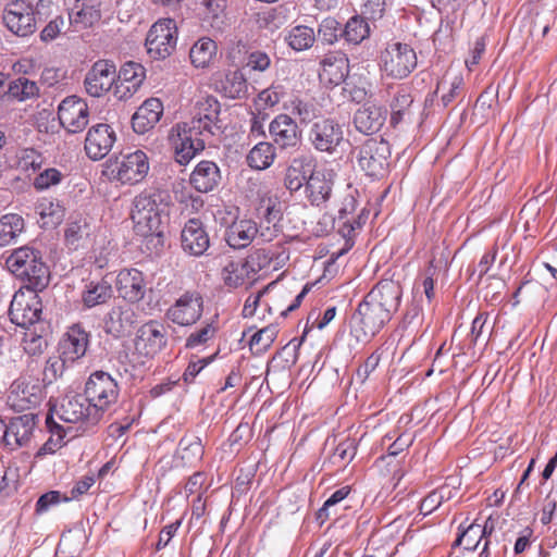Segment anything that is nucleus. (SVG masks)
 Returning <instances> with one entry per match:
<instances>
[{
    "label": "nucleus",
    "instance_id": "obj_57",
    "mask_svg": "<svg viewBox=\"0 0 557 557\" xmlns=\"http://www.w3.org/2000/svg\"><path fill=\"white\" fill-rule=\"evenodd\" d=\"M343 29L339 27V23L332 17L324 18L318 29V38L329 45L334 44Z\"/></svg>",
    "mask_w": 557,
    "mask_h": 557
},
{
    "label": "nucleus",
    "instance_id": "obj_41",
    "mask_svg": "<svg viewBox=\"0 0 557 557\" xmlns=\"http://www.w3.org/2000/svg\"><path fill=\"white\" fill-rule=\"evenodd\" d=\"M223 281L228 287H238L245 284L247 280L253 278V272H250V267L247 265V260L244 261H230L224 265Z\"/></svg>",
    "mask_w": 557,
    "mask_h": 557
},
{
    "label": "nucleus",
    "instance_id": "obj_56",
    "mask_svg": "<svg viewBox=\"0 0 557 557\" xmlns=\"http://www.w3.org/2000/svg\"><path fill=\"white\" fill-rule=\"evenodd\" d=\"M48 346L47 339L35 331H27L23 337V349L29 356L41 355Z\"/></svg>",
    "mask_w": 557,
    "mask_h": 557
},
{
    "label": "nucleus",
    "instance_id": "obj_61",
    "mask_svg": "<svg viewBox=\"0 0 557 557\" xmlns=\"http://www.w3.org/2000/svg\"><path fill=\"white\" fill-rule=\"evenodd\" d=\"M66 362L67 361L63 359L62 354H60L59 357H49L46 360V366L44 369V380H47L48 382L57 380V377L63 373L64 366Z\"/></svg>",
    "mask_w": 557,
    "mask_h": 557
},
{
    "label": "nucleus",
    "instance_id": "obj_20",
    "mask_svg": "<svg viewBox=\"0 0 557 557\" xmlns=\"http://www.w3.org/2000/svg\"><path fill=\"white\" fill-rule=\"evenodd\" d=\"M115 78V64L108 60H99L94 63L85 76V89L91 97H101L112 89Z\"/></svg>",
    "mask_w": 557,
    "mask_h": 557
},
{
    "label": "nucleus",
    "instance_id": "obj_60",
    "mask_svg": "<svg viewBox=\"0 0 557 557\" xmlns=\"http://www.w3.org/2000/svg\"><path fill=\"white\" fill-rule=\"evenodd\" d=\"M62 174L59 170L51 168L39 173L34 180V187L38 190L48 189L61 182Z\"/></svg>",
    "mask_w": 557,
    "mask_h": 557
},
{
    "label": "nucleus",
    "instance_id": "obj_48",
    "mask_svg": "<svg viewBox=\"0 0 557 557\" xmlns=\"http://www.w3.org/2000/svg\"><path fill=\"white\" fill-rule=\"evenodd\" d=\"M38 94L39 88L37 84L25 77H18L17 79L10 82L4 92L9 98L18 101L35 98Z\"/></svg>",
    "mask_w": 557,
    "mask_h": 557
},
{
    "label": "nucleus",
    "instance_id": "obj_33",
    "mask_svg": "<svg viewBox=\"0 0 557 557\" xmlns=\"http://www.w3.org/2000/svg\"><path fill=\"white\" fill-rule=\"evenodd\" d=\"M349 72L348 59L345 55H329L322 62L320 77L332 85H339Z\"/></svg>",
    "mask_w": 557,
    "mask_h": 557
},
{
    "label": "nucleus",
    "instance_id": "obj_64",
    "mask_svg": "<svg viewBox=\"0 0 557 557\" xmlns=\"http://www.w3.org/2000/svg\"><path fill=\"white\" fill-rule=\"evenodd\" d=\"M445 492L446 488L442 487L440 490L431 492L421 503V510L425 511V513H431L436 508H438L442 503L445 500Z\"/></svg>",
    "mask_w": 557,
    "mask_h": 557
},
{
    "label": "nucleus",
    "instance_id": "obj_17",
    "mask_svg": "<svg viewBox=\"0 0 557 557\" xmlns=\"http://www.w3.org/2000/svg\"><path fill=\"white\" fill-rule=\"evenodd\" d=\"M166 344L165 326L157 320H150L137 330L135 349L139 355L153 358Z\"/></svg>",
    "mask_w": 557,
    "mask_h": 557
},
{
    "label": "nucleus",
    "instance_id": "obj_36",
    "mask_svg": "<svg viewBox=\"0 0 557 557\" xmlns=\"http://www.w3.org/2000/svg\"><path fill=\"white\" fill-rule=\"evenodd\" d=\"M219 90L230 99H242L248 94V84L240 71L228 72L220 81Z\"/></svg>",
    "mask_w": 557,
    "mask_h": 557
},
{
    "label": "nucleus",
    "instance_id": "obj_44",
    "mask_svg": "<svg viewBox=\"0 0 557 557\" xmlns=\"http://www.w3.org/2000/svg\"><path fill=\"white\" fill-rule=\"evenodd\" d=\"M300 124H309L320 116L321 110L314 99L295 98L288 107Z\"/></svg>",
    "mask_w": 557,
    "mask_h": 557
},
{
    "label": "nucleus",
    "instance_id": "obj_6",
    "mask_svg": "<svg viewBox=\"0 0 557 557\" xmlns=\"http://www.w3.org/2000/svg\"><path fill=\"white\" fill-rule=\"evenodd\" d=\"M107 174L110 178L122 184L134 185L140 183L149 172L147 154L141 150L121 154L114 160L107 161Z\"/></svg>",
    "mask_w": 557,
    "mask_h": 557
},
{
    "label": "nucleus",
    "instance_id": "obj_62",
    "mask_svg": "<svg viewBox=\"0 0 557 557\" xmlns=\"http://www.w3.org/2000/svg\"><path fill=\"white\" fill-rule=\"evenodd\" d=\"M64 26L65 21L63 16H55L44 27V29L40 33V39L44 42H50L54 40L61 34Z\"/></svg>",
    "mask_w": 557,
    "mask_h": 557
},
{
    "label": "nucleus",
    "instance_id": "obj_52",
    "mask_svg": "<svg viewBox=\"0 0 557 557\" xmlns=\"http://www.w3.org/2000/svg\"><path fill=\"white\" fill-rule=\"evenodd\" d=\"M277 334L278 330L274 324H270L259 330L251 336L249 341L250 349L255 355L264 354L271 347Z\"/></svg>",
    "mask_w": 557,
    "mask_h": 557
},
{
    "label": "nucleus",
    "instance_id": "obj_13",
    "mask_svg": "<svg viewBox=\"0 0 557 557\" xmlns=\"http://www.w3.org/2000/svg\"><path fill=\"white\" fill-rule=\"evenodd\" d=\"M336 173L332 169H313L307 178L305 197L311 206L322 208L333 196Z\"/></svg>",
    "mask_w": 557,
    "mask_h": 557
},
{
    "label": "nucleus",
    "instance_id": "obj_32",
    "mask_svg": "<svg viewBox=\"0 0 557 557\" xmlns=\"http://www.w3.org/2000/svg\"><path fill=\"white\" fill-rule=\"evenodd\" d=\"M113 296V288L111 281L102 277L98 281H90L86 284L82 294V301L86 308H94L96 306L108 302Z\"/></svg>",
    "mask_w": 557,
    "mask_h": 557
},
{
    "label": "nucleus",
    "instance_id": "obj_14",
    "mask_svg": "<svg viewBox=\"0 0 557 557\" xmlns=\"http://www.w3.org/2000/svg\"><path fill=\"white\" fill-rule=\"evenodd\" d=\"M308 139L315 150L333 153L344 141V131L335 120L325 117L312 124Z\"/></svg>",
    "mask_w": 557,
    "mask_h": 557
},
{
    "label": "nucleus",
    "instance_id": "obj_28",
    "mask_svg": "<svg viewBox=\"0 0 557 557\" xmlns=\"http://www.w3.org/2000/svg\"><path fill=\"white\" fill-rule=\"evenodd\" d=\"M413 95L411 86L399 85L389 101L391 124L396 127L404 122H410L412 117Z\"/></svg>",
    "mask_w": 557,
    "mask_h": 557
},
{
    "label": "nucleus",
    "instance_id": "obj_7",
    "mask_svg": "<svg viewBox=\"0 0 557 557\" xmlns=\"http://www.w3.org/2000/svg\"><path fill=\"white\" fill-rule=\"evenodd\" d=\"M392 314L381 309L376 302L364 297L352 315L354 332L359 342H369L387 322Z\"/></svg>",
    "mask_w": 557,
    "mask_h": 557
},
{
    "label": "nucleus",
    "instance_id": "obj_50",
    "mask_svg": "<svg viewBox=\"0 0 557 557\" xmlns=\"http://www.w3.org/2000/svg\"><path fill=\"white\" fill-rule=\"evenodd\" d=\"M285 39L292 49L302 51L313 45L315 36L311 27L298 25L289 30Z\"/></svg>",
    "mask_w": 557,
    "mask_h": 557
},
{
    "label": "nucleus",
    "instance_id": "obj_30",
    "mask_svg": "<svg viewBox=\"0 0 557 557\" xmlns=\"http://www.w3.org/2000/svg\"><path fill=\"white\" fill-rule=\"evenodd\" d=\"M259 228L252 220H238L233 222L225 232V240L235 249L246 248L256 239Z\"/></svg>",
    "mask_w": 557,
    "mask_h": 557
},
{
    "label": "nucleus",
    "instance_id": "obj_27",
    "mask_svg": "<svg viewBox=\"0 0 557 557\" xmlns=\"http://www.w3.org/2000/svg\"><path fill=\"white\" fill-rule=\"evenodd\" d=\"M386 121V110L376 103L366 102L354 115L356 128L363 134L379 132Z\"/></svg>",
    "mask_w": 557,
    "mask_h": 557
},
{
    "label": "nucleus",
    "instance_id": "obj_43",
    "mask_svg": "<svg viewBox=\"0 0 557 557\" xmlns=\"http://www.w3.org/2000/svg\"><path fill=\"white\" fill-rule=\"evenodd\" d=\"M215 52V42L210 38L203 37L190 48L189 58L196 67H205L211 62Z\"/></svg>",
    "mask_w": 557,
    "mask_h": 557
},
{
    "label": "nucleus",
    "instance_id": "obj_49",
    "mask_svg": "<svg viewBox=\"0 0 557 557\" xmlns=\"http://www.w3.org/2000/svg\"><path fill=\"white\" fill-rule=\"evenodd\" d=\"M70 20L72 24H74L77 28H88L92 27L101 20V11L99 9V5L95 4H85L83 3L82 7L72 12L70 14Z\"/></svg>",
    "mask_w": 557,
    "mask_h": 557
},
{
    "label": "nucleus",
    "instance_id": "obj_22",
    "mask_svg": "<svg viewBox=\"0 0 557 557\" xmlns=\"http://www.w3.org/2000/svg\"><path fill=\"white\" fill-rule=\"evenodd\" d=\"M137 323V314L128 305L113 306L103 318V330L115 338L126 336Z\"/></svg>",
    "mask_w": 557,
    "mask_h": 557
},
{
    "label": "nucleus",
    "instance_id": "obj_35",
    "mask_svg": "<svg viewBox=\"0 0 557 557\" xmlns=\"http://www.w3.org/2000/svg\"><path fill=\"white\" fill-rule=\"evenodd\" d=\"M177 456L183 466H196L203 457L201 440L194 435L183 436L178 443Z\"/></svg>",
    "mask_w": 557,
    "mask_h": 557
},
{
    "label": "nucleus",
    "instance_id": "obj_31",
    "mask_svg": "<svg viewBox=\"0 0 557 557\" xmlns=\"http://www.w3.org/2000/svg\"><path fill=\"white\" fill-rule=\"evenodd\" d=\"M219 166L212 161L199 162L190 175V184L200 193L213 190L220 183Z\"/></svg>",
    "mask_w": 557,
    "mask_h": 557
},
{
    "label": "nucleus",
    "instance_id": "obj_46",
    "mask_svg": "<svg viewBox=\"0 0 557 557\" xmlns=\"http://www.w3.org/2000/svg\"><path fill=\"white\" fill-rule=\"evenodd\" d=\"M341 36L349 44L359 45L370 36V26L363 17L355 15L347 21Z\"/></svg>",
    "mask_w": 557,
    "mask_h": 557
},
{
    "label": "nucleus",
    "instance_id": "obj_25",
    "mask_svg": "<svg viewBox=\"0 0 557 557\" xmlns=\"http://www.w3.org/2000/svg\"><path fill=\"white\" fill-rule=\"evenodd\" d=\"M37 416L28 412L10 419L7 426V447L15 450L30 441Z\"/></svg>",
    "mask_w": 557,
    "mask_h": 557
},
{
    "label": "nucleus",
    "instance_id": "obj_42",
    "mask_svg": "<svg viewBox=\"0 0 557 557\" xmlns=\"http://www.w3.org/2000/svg\"><path fill=\"white\" fill-rule=\"evenodd\" d=\"M305 158H294L284 175V186L289 193L299 191L307 184L308 175L304 171Z\"/></svg>",
    "mask_w": 557,
    "mask_h": 557
},
{
    "label": "nucleus",
    "instance_id": "obj_40",
    "mask_svg": "<svg viewBox=\"0 0 557 557\" xmlns=\"http://www.w3.org/2000/svg\"><path fill=\"white\" fill-rule=\"evenodd\" d=\"M24 219L16 213H8L0 218V246H7L16 240L24 232Z\"/></svg>",
    "mask_w": 557,
    "mask_h": 557
},
{
    "label": "nucleus",
    "instance_id": "obj_63",
    "mask_svg": "<svg viewBox=\"0 0 557 557\" xmlns=\"http://www.w3.org/2000/svg\"><path fill=\"white\" fill-rule=\"evenodd\" d=\"M479 532H480V525L471 524L465 532H462L458 536L456 543L457 544L463 543L466 549L474 550V549H476V547L481 541L480 537L475 540V537L479 536Z\"/></svg>",
    "mask_w": 557,
    "mask_h": 557
},
{
    "label": "nucleus",
    "instance_id": "obj_54",
    "mask_svg": "<svg viewBox=\"0 0 557 557\" xmlns=\"http://www.w3.org/2000/svg\"><path fill=\"white\" fill-rule=\"evenodd\" d=\"M89 235L88 223L86 219L78 218L72 220L65 230L66 244L73 247L77 246V243L85 236Z\"/></svg>",
    "mask_w": 557,
    "mask_h": 557
},
{
    "label": "nucleus",
    "instance_id": "obj_58",
    "mask_svg": "<svg viewBox=\"0 0 557 557\" xmlns=\"http://www.w3.org/2000/svg\"><path fill=\"white\" fill-rule=\"evenodd\" d=\"M216 333V327L213 323H207L198 331L193 332L187 338L185 346L187 348H196L198 346L205 345L214 337Z\"/></svg>",
    "mask_w": 557,
    "mask_h": 557
},
{
    "label": "nucleus",
    "instance_id": "obj_11",
    "mask_svg": "<svg viewBox=\"0 0 557 557\" xmlns=\"http://www.w3.org/2000/svg\"><path fill=\"white\" fill-rule=\"evenodd\" d=\"M3 24L18 37L33 35L37 28L36 11L25 0H13L5 4L2 13Z\"/></svg>",
    "mask_w": 557,
    "mask_h": 557
},
{
    "label": "nucleus",
    "instance_id": "obj_55",
    "mask_svg": "<svg viewBox=\"0 0 557 557\" xmlns=\"http://www.w3.org/2000/svg\"><path fill=\"white\" fill-rule=\"evenodd\" d=\"M356 453L357 447L355 442L346 440L336 446L334 454L331 457V462L338 466H346L355 458Z\"/></svg>",
    "mask_w": 557,
    "mask_h": 557
},
{
    "label": "nucleus",
    "instance_id": "obj_18",
    "mask_svg": "<svg viewBox=\"0 0 557 557\" xmlns=\"http://www.w3.org/2000/svg\"><path fill=\"white\" fill-rule=\"evenodd\" d=\"M269 134L273 145L281 150H295L301 143V131L297 122L288 114L276 115L269 124Z\"/></svg>",
    "mask_w": 557,
    "mask_h": 557
},
{
    "label": "nucleus",
    "instance_id": "obj_37",
    "mask_svg": "<svg viewBox=\"0 0 557 557\" xmlns=\"http://www.w3.org/2000/svg\"><path fill=\"white\" fill-rule=\"evenodd\" d=\"M89 413H91L89 404L86 406L78 397H72L61 405L59 417L69 423L86 421L88 424H92Z\"/></svg>",
    "mask_w": 557,
    "mask_h": 557
},
{
    "label": "nucleus",
    "instance_id": "obj_15",
    "mask_svg": "<svg viewBox=\"0 0 557 557\" xmlns=\"http://www.w3.org/2000/svg\"><path fill=\"white\" fill-rule=\"evenodd\" d=\"M58 119L66 132L71 134L83 132L89 123L87 102L77 96L64 98L58 107Z\"/></svg>",
    "mask_w": 557,
    "mask_h": 557
},
{
    "label": "nucleus",
    "instance_id": "obj_10",
    "mask_svg": "<svg viewBox=\"0 0 557 557\" xmlns=\"http://www.w3.org/2000/svg\"><path fill=\"white\" fill-rule=\"evenodd\" d=\"M389 157L391 148L386 140L369 138L359 148L357 161L368 176L379 178L386 173Z\"/></svg>",
    "mask_w": 557,
    "mask_h": 557
},
{
    "label": "nucleus",
    "instance_id": "obj_12",
    "mask_svg": "<svg viewBox=\"0 0 557 557\" xmlns=\"http://www.w3.org/2000/svg\"><path fill=\"white\" fill-rule=\"evenodd\" d=\"M42 398L44 391L39 380L30 376H21L11 385L8 405L14 411H24L38 406Z\"/></svg>",
    "mask_w": 557,
    "mask_h": 557
},
{
    "label": "nucleus",
    "instance_id": "obj_59",
    "mask_svg": "<svg viewBox=\"0 0 557 557\" xmlns=\"http://www.w3.org/2000/svg\"><path fill=\"white\" fill-rule=\"evenodd\" d=\"M46 423L50 429L52 435L50 438L42 445L40 451L45 454H53L62 446L63 435L61 432V426L53 422L51 417H47Z\"/></svg>",
    "mask_w": 557,
    "mask_h": 557
},
{
    "label": "nucleus",
    "instance_id": "obj_39",
    "mask_svg": "<svg viewBox=\"0 0 557 557\" xmlns=\"http://www.w3.org/2000/svg\"><path fill=\"white\" fill-rule=\"evenodd\" d=\"M356 200L354 197L345 199L344 207L338 210V214L333 219L334 227H337L341 235L345 238H350L355 231L361 226L360 222L355 218L349 219L348 215L355 211Z\"/></svg>",
    "mask_w": 557,
    "mask_h": 557
},
{
    "label": "nucleus",
    "instance_id": "obj_1",
    "mask_svg": "<svg viewBox=\"0 0 557 557\" xmlns=\"http://www.w3.org/2000/svg\"><path fill=\"white\" fill-rule=\"evenodd\" d=\"M221 106L213 96L200 97L194 107L193 117L173 128L172 141L176 162L181 165L205 149L206 141L219 134Z\"/></svg>",
    "mask_w": 557,
    "mask_h": 557
},
{
    "label": "nucleus",
    "instance_id": "obj_8",
    "mask_svg": "<svg viewBox=\"0 0 557 557\" xmlns=\"http://www.w3.org/2000/svg\"><path fill=\"white\" fill-rule=\"evenodd\" d=\"M40 290L20 288L10 304L9 314L11 321L18 326L28 329L40 321L42 313L41 299L38 296Z\"/></svg>",
    "mask_w": 557,
    "mask_h": 557
},
{
    "label": "nucleus",
    "instance_id": "obj_53",
    "mask_svg": "<svg viewBox=\"0 0 557 557\" xmlns=\"http://www.w3.org/2000/svg\"><path fill=\"white\" fill-rule=\"evenodd\" d=\"M116 78L140 87L145 79V69L139 63L127 62L121 67L119 73H116Z\"/></svg>",
    "mask_w": 557,
    "mask_h": 557
},
{
    "label": "nucleus",
    "instance_id": "obj_26",
    "mask_svg": "<svg viewBox=\"0 0 557 557\" xmlns=\"http://www.w3.org/2000/svg\"><path fill=\"white\" fill-rule=\"evenodd\" d=\"M116 289L126 301L138 302L146 294V282L143 272L133 268L121 270L116 276Z\"/></svg>",
    "mask_w": 557,
    "mask_h": 557
},
{
    "label": "nucleus",
    "instance_id": "obj_23",
    "mask_svg": "<svg viewBox=\"0 0 557 557\" xmlns=\"http://www.w3.org/2000/svg\"><path fill=\"white\" fill-rule=\"evenodd\" d=\"M182 248L185 252L200 257L210 246L208 232L198 219H189L181 234Z\"/></svg>",
    "mask_w": 557,
    "mask_h": 557
},
{
    "label": "nucleus",
    "instance_id": "obj_3",
    "mask_svg": "<svg viewBox=\"0 0 557 557\" xmlns=\"http://www.w3.org/2000/svg\"><path fill=\"white\" fill-rule=\"evenodd\" d=\"M168 216L169 203L162 194L141 193L134 198L131 218L137 235L161 237Z\"/></svg>",
    "mask_w": 557,
    "mask_h": 557
},
{
    "label": "nucleus",
    "instance_id": "obj_29",
    "mask_svg": "<svg viewBox=\"0 0 557 557\" xmlns=\"http://www.w3.org/2000/svg\"><path fill=\"white\" fill-rule=\"evenodd\" d=\"M163 104L158 98L147 99L132 117L133 129L138 134H145L151 129L162 116Z\"/></svg>",
    "mask_w": 557,
    "mask_h": 557
},
{
    "label": "nucleus",
    "instance_id": "obj_38",
    "mask_svg": "<svg viewBox=\"0 0 557 557\" xmlns=\"http://www.w3.org/2000/svg\"><path fill=\"white\" fill-rule=\"evenodd\" d=\"M281 248L282 247L278 245H271L269 247L253 249L246 258L247 265L250 267V272H253L256 275L259 271L270 267L273 261L278 260L282 256L280 251Z\"/></svg>",
    "mask_w": 557,
    "mask_h": 557
},
{
    "label": "nucleus",
    "instance_id": "obj_51",
    "mask_svg": "<svg viewBox=\"0 0 557 557\" xmlns=\"http://www.w3.org/2000/svg\"><path fill=\"white\" fill-rule=\"evenodd\" d=\"M35 211L44 220V224H58L63 218V209L60 203L47 197L38 199Z\"/></svg>",
    "mask_w": 557,
    "mask_h": 557
},
{
    "label": "nucleus",
    "instance_id": "obj_45",
    "mask_svg": "<svg viewBox=\"0 0 557 557\" xmlns=\"http://www.w3.org/2000/svg\"><path fill=\"white\" fill-rule=\"evenodd\" d=\"M462 87L463 77L460 74L444 76L436 87V92H442L443 106L447 107L453 103L461 95Z\"/></svg>",
    "mask_w": 557,
    "mask_h": 557
},
{
    "label": "nucleus",
    "instance_id": "obj_4",
    "mask_svg": "<svg viewBox=\"0 0 557 557\" xmlns=\"http://www.w3.org/2000/svg\"><path fill=\"white\" fill-rule=\"evenodd\" d=\"M84 395L90 405L91 423H98L104 412L117 401L120 387L110 373L95 371L85 383Z\"/></svg>",
    "mask_w": 557,
    "mask_h": 557
},
{
    "label": "nucleus",
    "instance_id": "obj_5",
    "mask_svg": "<svg viewBox=\"0 0 557 557\" xmlns=\"http://www.w3.org/2000/svg\"><path fill=\"white\" fill-rule=\"evenodd\" d=\"M414 49L405 42L391 41L380 51L377 65L381 73L392 79H405L417 67Z\"/></svg>",
    "mask_w": 557,
    "mask_h": 557
},
{
    "label": "nucleus",
    "instance_id": "obj_34",
    "mask_svg": "<svg viewBox=\"0 0 557 557\" xmlns=\"http://www.w3.org/2000/svg\"><path fill=\"white\" fill-rule=\"evenodd\" d=\"M276 158V147L269 141L256 144L247 154V164L253 170L269 169Z\"/></svg>",
    "mask_w": 557,
    "mask_h": 557
},
{
    "label": "nucleus",
    "instance_id": "obj_19",
    "mask_svg": "<svg viewBox=\"0 0 557 557\" xmlns=\"http://www.w3.org/2000/svg\"><path fill=\"white\" fill-rule=\"evenodd\" d=\"M115 141L116 133L113 127L107 123H98L88 129L84 149L90 160L98 161L109 154Z\"/></svg>",
    "mask_w": 557,
    "mask_h": 557
},
{
    "label": "nucleus",
    "instance_id": "obj_2",
    "mask_svg": "<svg viewBox=\"0 0 557 557\" xmlns=\"http://www.w3.org/2000/svg\"><path fill=\"white\" fill-rule=\"evenodd\" d=\"M8 270L23 284L22 288L44 290L50 282L49 267L40 250L32 246L14 249L5 260Z\"/></svg>",
    "mask_w": 557,
    "mask_h": 557
},
{
    "label": "nucleus",
    "instance_id": "obj_16",
    "mask_svg": "<svg viewBox=\"0 0 557 557\" xmlns=\"http://www.w3.org/2000/svg\"><path fill=\"white\" fill-rule=\"evenodd\" d=\"M203 300L198 292H185L168 309L166 318L181 326L195 324L202 315Z\"/></svg>",
    "mask_w": 557,
    "mask_h": 557
},
{
    "label": "nucleus",
    "instance_id": "obj_47",
    "mask_svg": "<svg viewBox=\"0 0 557 557\" xmlns=\"http://www.w3.org/2000/svg\"><path fill=\"white\" fill-rule=\"evenodd\" d=\"M199 3L203 8V20L210 27L221 30L224 26L225 0H200Z\"/></svg>",
    "mask_w": 557,
    "mask_h": 557
},
{
    "label": "nucleus",
    "instance_id": "obj_24",
    "mask_svg": "<svg viewBox=\"0 0 557 557\" xmlns=\"http://www.w3.org/2000/svg\"><path fill=\"white\" fill-rule=\"evenodd\" d=\"M403 296V287L399 282L393 280L380 281L367 295L371 301L376 302L393 315L399 308Z\"/></svg>",
    "mask_w": 557,
    "mask_h": 557
},
{
    "label": "nucleus",
    "instance_id": "obj_9",
    "mask_svg": "<svg viewBox=\"0 0 557 557\" xmlns=\"http://www.w3.org/2000/svg\"><path fill=\"white\" fill-rule=\"evenodd\" d=\"M177 27L172 18H161L149 29L146 37L148 54L156 60H164L175 50Z\"/></svg>",
    "mask_w": 557,
    "mask_h": 557
},
{
    "label": "nucleus",
    "instance_id": "obj_21",
    "mask_svg": "<svg viewBox=\"0 0 557 557\" xmlns=\"http://www.w3.org/2000/svg\"><path fill=\"white\" fill-rule=\"evenodd\" d=\"M90 333L81 323L67 327L59 343V350L65 361L74 362L86 355Z\"/></svg>",
    "mask_w": 557,
    "mask_h": 557
}]
</instances>
